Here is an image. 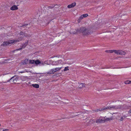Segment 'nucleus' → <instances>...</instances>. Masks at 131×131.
I'll use <instances>...</instances> for the list:
<instances>
[{
	"label": "nucleus",
	"instance_id": "obj_1",
	"mask_svg": "<svg viewBox=\"0 0 131 131\" xmlns=\"http://www.w3.org/2000/svg\"><path fill=\"white\" fill-rule=\"evenodd\" d=\"M76 32L74 33V34L81 33L83 35L85 36L89 35L93 32L91 29L85 27L79 28L76 30Z\"/></svg>",
	"mask_w": 131,
	"mask_h": 131
},
{
	"label": "nucleus",
	"instance_id": "obj_2",
	"mask_svg": "<svg viewBox=\"0 0 131 131\" xmlns=\"http://www.w3.org/2000/svg\"><path fill=\"white\" fill-rule=\"evenodd\" d=\"M130 107V106H128L126 105H121L118 106H111V107H110V108H112V109L115 110L121 109L123 110L125 109H129Z\"/></svg>",
	"mask_w": 131,
	"mask_h": 131
},
{
	"label": "nucleus",
	"instance_id": "obj_3",
	"mask_svg": "<svg viewBox=\"0 0 131 131\" xmlns=\"http://www.w3.org/2000/svg\"><path fill=\"white\" fill-rule=\"evenodd\" d=\"M18 77L17 76L15 75L14 76L12 77L11 79L9 80H7L6 82H3V83H6L8 82H11V83H15L17 82V80L18 79Z\"/></svg>",
	"mask_w": 131,
	"mask_h": 131
},
{
	"label": "nucleus",
	"instance_id": "obj_4",
	"mask_svg": "<svg viewBox=\"0 0 131 131\" xmlns=\"http://www.w3.org/2000/svg\"><path fill=\"white\" fill-rule=\"evenodd\" d=\"M61 68V67L53 69H52L50 71L48 72L47 73L49 74H52L54 73L55 72L60 70Z\"/></svg>",
	"mask_w": 131,
	"mask_h": 131
},
{
	"label": "nucleus",
	"instance_id": "obj_5",
	"mask_svg": "<svg viewBox=\"0 0 131 131\" xmlns=\"http://www.w3.org/2000/svg\"><path fill=\"white\" fill-rule=\"evenodd\" d=\"M34 63L37 65L39 64L40 65H43L44 64V63H41V61L39 60H35Z\"/></svg>",
	"mask_w": 131,
	"mask_h": 131
},
{
	"label": "nucleus",
	"instance_id": "obj_6",
	"mask_svg": "<svg viewBox=\"0 0 131 131\" xmlns=\"http://www.w3.org/2000/svg\"><path fill=\"white\" fill-rule=\"evenodd\" d=\"M97 123H104V120L103 119V117L102 118V117H100L99 119H97L96 121Z\"/></svg>",
	"mask_w": 131,
	"mask_h": 131
},
{
	"label": "nucleus",
	"instance_id": "obj_7",
	"mask_svg": "<svg viewBox=\"0 0 131 131\" xmlns=\"http://www.w3.org/2000/svg\"><path fill=\"white\" fill-rule=\"evenodd\" d=\"M76 3L74 2L70 5H69L68 6V7L69 8H71L73 7L76 5Z\"/></svg>",
	"mask_w": 131,
	"mask_h": 131
},
{
	"label": "nucleus",
	"instance_id": "obj_8",
	"mask_svg": "<svg viewBox=\"0 0 131 131\" xmlns=\"http://www.w3.org/2000/svg\"><path fill=\"white\" fill-rule=\"evenodd\" d=\"M56 5H57V4H53L51 5V6H48V7L46 8L47 10H49L50 9H52Z\"/></svg>",
	"mask_w": 131,
	"mask_h": 131
},
{
	"label": "nucleus",
	"instance_id": "obj_9",
	"mask_svg": "<svg viewBox=\"0 0 131 131\" xmlns=\"http://www.w3.org/2000/svg\"><path fill=\"white\" fill-rule=\"evenodd\" d=\"M24 37V36L23 37L22 36H21V37L20 36V37L18 38L16 40H14V41L15 42H17L21 41L23 39V38Z\"/></svg>",
	"mask_w": 131,
	"mask_h": 131
},
{
	"label": "nucleus",
	"instance_id": "obj_10",
	"mask_svg": "<svg viewBox=\"0 0 131 131\" xmlns=\"http://www.w3.org/2000/svg\"><path fill=\"white\" fill-rule=\"evenodd\" d=\"M10 9L12 10H17L18 9V8L17 6L15 5H14L12 6V7L10 8Z\"/></svg>",
	"mask_w": 131,
	"mask_h": 131
},
{
	"label": "nucleus",
	"instance_id": "obj_11",
	"mask_svg": "<svg viewBox=\"0 0 131 131\" xmlns=\"http://www.w3.org/2000/svg\"><path fill=\"white\" fill-rule=\"evenodd\" d=\"M126 54V52L122 51L119 50L118 54L121 55H124Z\"/></svg>",
	"mask_w": 131,
	"mask_h": 131
},
{
	"label": "nucleus",
	"instance_id": "obj_12",
	"mask_svg": "<svg viewBox=\"0 0 131 131\" xmlns=\"http://www.w3.org/2000/svg\"><path fill=\"white\" fill-rule=\"evenodd\" d=\"M103 118L104 120V122L106 121H107L110 120H111L112 119V117L105 118V117H103Z\"/></svg>",
	"mask_w": 131,
	"mask_h": 131
},
{
	"label": "nucleus",
	"instance_id": "obj_13",
	"mask_svg": "<svg viewBox=\"0 0 131 131\" xmlns=\"http://www.w3.org/2000/svg\"><path fill=\"white\" fill-rule=\"evenodd\" d=\"M85 83H80L79 86H78V87L80 88H82L83 87H85Z\"/></svg>",
	"mask_w": 131,
	"mask_h": 131
},
{
	"label": "nucleus",
	"instance_id": "obj_14",
	"mask_svg": "<svg viewBox=\"0 0 131 131\" xmlns=\"http://www.w3.org/2000/svg\"><path fill=\"white\" fill-rule=\"evenodd\" d=\"M9 43L7 41H4L3 43L1 45L2 46H6L7 45H8L9 44Z\"/></svg>",
	"mask_w": 131,
	"mask_h": 131
},
{
	"label": "nucleus",
	"instance_id": "obj_15",
	"mask_svg": "<svg viewBox=\"0 0 131 131\" xmlns=\"http://www.w3.org/2000/svg\"><path fill=\"white\" fill-rule=\"evenodd\" d=\"M28 41L27 40L22 45V48H25L27 45L28 43Z\"/></svg>",
	"mask_w": 131,
	"mask_h": 131
},
{
	"label": "nucleus",
	"instance_id": "obj_16",
	"mask_svg": "<svg viewBox=\"0 0 131 131\" xmlns=\"http://www.w3.org/2000/svg\"><path fill=\"white\" fill-rule=\"evenodd\" d=\"M19 34L20 35H22L23 37V36L24 37V36H27V34L23 31H21L19 33Z\"/></svg>",
	"mask_w": 131,
	"mask_h": 131
},
{
	"label": "nucleus",
	"instance_id": "obj_17",
	"mask_svg": "<svg viewBox=\"0 0 131 131\" xmlns=\"http://www.w3.org/2000/svg\"><path fill=\"white\" fill-rule=\"evenodd\" d=\"M28 60L27 59L25 60L22 62L24 64H26L28 63Z\"/></svg>",
	"mask_w": 131,
	"mask_h": 131
},
{
	"label": "nucleus",
	"instance_id": "obj_18",
	"mask_svg": "<svg viewBox=\"0 0 131 131\" xmlns=\"http://www.w3.org/2000/svg\"><path fill=\"white\" fill-rule=\"evenodd\" d=\"M32 86L36 88H39V85L38 84H32Z\"/></svg>",
	"mask_w": 131,
	"mask_h": 131
},
{
	"label": "nucleus",
	"instance_id": "obj_19",
	"mask_svg": "<svg viewBox=\"0 0 131 131\" xmlns=\"http://www.w3.org/2000/svg\"><path fill=\"white\" fill-rule=\"evenodd\" d=\"M82 17V16L81 15L79 18V19L78 20V23H80L82 19L84 18L83 17Z\"/></svg>",
	"mask_w": 131,
	"mask_h": 131
},
{
	"label": "nucleus",
	"instance_id": "obj_20",
	"mask_svg": "<svg viewBox=\"0 0 131 131\" xmlns=\"http://www.w3.org/2000/svg\"><path fill=\"white\" fill-rule=\"evenodd\" d=\"M110 107H111V106H109L108 107H105V108H102V109H103V110H104L107 109H109L110 110H112V108H110Z\"/></svg>",
	"mask_w": 131,
	"mask_h": 131
},
{
	"label": "nucleus",
	"instance_id": "obj_21",
	"mask_svg": "<svg viewBox=\"0 0 131 131\" xmlns=\"http://www.w3.org/2000/svg\"><path fill=\"white\" fill-rule=\"evenodd\" d=\"M113 52H114L115 53L118 54L119 50H112Z\"/></svg>",
	"mask_w": 131,
	"mask_h": 131
},
{
	"label": "nucleus",
	"instance_id": "obj_22",
	"mask_svg": "<svg viewBox=\"0 0 131 131\" xmlns=\"http://www.w3.org/2000/svg\"><path fill=\"white\" fill-rule=\"evenodd\" d=\"M131 82V81L129 80H127L124 83L125 84H128Z\"/></svg>",
	"mask_w": 131,
	"mask_h": 131
},
{
	"label": "nucleus",
	"instance_id": "obj_23",
	"mask_svg": "<svg viewBox=\"0 0 131 131\" xmlns=\"http://www.w3.org/2000/svg\"><path fill=\"white\" fill-rule=\"evenodd\" d=\"M35 62V60H29V63L30 64H34Z\"/></svg>",
	"mask_w": 131,
	"mask_h": 131
},
{
	"label": "nucleus",
	"instance_id": "obj_24",
	"mask_svg": "<svg viewBox=\"0 0 131 131\" xmlns=\"http://www.w3.org/2000/svg\"><path fill=\"white\" fill-rule=\"evenodd\" d=\"M90 122H91L92 123H94L95 122V119H91L90 121Z\"/></svg>",
	"mask_w": 131,
	"mask_h": 131
},
{
	"label": "nucleus",
	"instance_id": "obj_25",
	"mask_svg": "<svg viewBox=\"0 0 131 131\" xmlns=\"http://www.w3.org/2000/svg\"><path fill=\"white\" fill-rule=\"evenodd\" d=\"M103 109H102V108H100L99 109H97L95 110L96 112H98L99 111H100L103 110Z\"/></svg>",
	"mask_w": 131,
	"mask_h": 131
},
{
	"label": "nucleus",
	"instance_id": "obj_26",
	"mask_svg": "<svg viewBox=\"0 0 131 131\" xmlns=\"http://www.w3.org/2000/svg\"><path fill=\"white\" fill-rule=\"evenodd\" d=\"M105 52L107 53H113L112 50H106L105 51Z\"/></svg>",
	"mask_w": 131,
	"mask_h": 131
},
{
	"label": "nucleus",
	"instance_id": "obj_27",
	"mask_svg": "<svg viewBox=\"0 0 131 131\" xmlns=\"http://www.w3.org/2000/svg\"><path fill=\"white\" fill-rule=\"evenodd\" d=\"M68 68H69L68 67H66L64 69V71H67L68 70H69V69H68Z\"/></svg>",
	"mask_w": 131,
	"mask_h": 131
},
{
	"label": "nucleus",
	"instance_id": "obj_28",
	"mask_svg": "<svg viewBox=\"0 0 131 131\" xmlns=\"http://www.w3.org/2000/svg\"><path fill=\"white\" fill-rule=\"evenodd\" d=\"M82 15V17L84 18L87 17L88 16V15L87 14H83Z\"/></svg>",
	"mask_w": 131,
	"mask_h": 131
},
{
	"label": "nucleus",
	"instance_id": "obj_29",
	"mask_svg": "<svg viewBox=\"0 0 131 131\" xmlns=\"http://www.w3.org/2000/svg\"><path fill=\"white\" fill-rule=\"evenodd\" d=\"M125 119V117H121L120 118V120L121 121H123L124 119Z\"/></svg>",
	"mask_w": 131,
	"mask_h": 131
},
{
	"label": "nucleus",
	"instance_id": "obj_30",
	"mask_svg": "<svg viewBox=\"0 0 131 131\" xmlns=\"http://www.w3.org/2000/svg\"><path fill=\"white\" fill-rule=\"evenodd\" d=\"M28 25V24H24L23 25L21 26V27H23L24 26H27Z\"/></svg>",
	"mask_w": 131,
	"mask_h": 131
},
{
	"label": "nucleus",
	"instance_id": "obj_31",
	"mask_svg": "<svg viewBox=\"0 0 131 131\" xmlns=\"http://www.w3.org/2000/svg\"><path fill=\"white\" fill-rule=\"evenodd\" d=\"M25 72V71H19V73H24Z\"/></svg>",
	"mask_w": 131,
	"mask_h": 131
},
{
	"label": "nucleus",
	"instance_id": "obj_32",
	"mask_svg": "<svg viewBox=\"0 0 131 131\" xmlns=\"http://www.w3.org/2000/svg\"><path fill=\"white\" fill-rule=\"evenodd\" d=\"M22 48H18V49H16V50H17V51L20 50H21L22 49Z\"/></svg>",
	"mask_w": 131,
	"mask_h": 131
},
{
	"label": "nucleus",
	"instance_id": "obj_33",
	"mask_svg": "<svg viewBox=\"0 0 131 131\" xmlns=\"http://www.w3.org/2000/svg\"><path fill=\"white\" fill-rule=\"evenodd\" d=\"M8 130V129H5V130H2V131H6Z\"/></svg>",
	"mask_w": 131,
	"mask_h": 131
},
{
	"label": "nucleus",
	"instance_id": "obj_34",
	"mask_svg": "<svg viewBox=\"0 0 131 131\" xmlns=\"http://www.w3.org/2000/svg\"><path fill=\"white\" fill-rule=\"evenodd\" d=\"M51 20H50L47 23H46L47 25L51 21Z\"/></svg>",
	"mask_w": 131,
	"mask_h": 131
},
{
	"label": "nucleus",
	"instance_id": "obj_35",
	"mask_svg": "<svg viewBox=\"0 0 131 131\" xmlns=\"http://www.w3.org/2000/svg\"><path fill=\"white\" fill-rule=\"evenodd\" d=\"M129 112L130 113H131V109H130V110H129Z\"/></svg>",
	"mask_w": 131,
	"mask_h": 131
},
{
	"label": "nucleus",
	"instance_id": "obj_36",
	"mask_svg": "<svg viewBox=\"0 0 131 131\" xmlns=\"http://www.w3.org/2000/svg\"><path fill=\"white\" fill-rule=\"evenodd\" d=\"M2 128H1V129H0V131H2Z\"/></svg>",
	"mask_w": 131,
	"mask_h": 131
},
{
	"label": "nucleus",
	"instance_id": "obj_37",
	"mask_svg": "<svg viewBox=\"0 0 131 131\" xmlns=\"http://www.w3.org/2000/svg\"><path fill=\"white\" fill-rule=\"evenodd\" d=\"M123 117H125H125H126V116L125 115H124V116H123Z\"/></svg>",
	"mask_w": 131,
	"mask_h": 131
},
{
	"label": "nucleus",
	"instance_id": "obj_38",
	"mask_svg": "<svg viewBox=\"0 0 131 131\" xmlns=\"http://www.w3.org/2000/svg\"><path fill=\"white\" fill-rule=\"evenodd\" d=\"M60 62L61 63V60H60L59 61V62H60Z\"/></svg>",
	"mask_w": 131,
	"mask_h": 131
},
{
	"label": "nucleus",
	"instance_id": "obj_39",
	"mask_svg": "<svg viewBox=\"0 0 131 131\" xmlns=\"http://www.w3.org/2000/svg\"><path fill=\"white\" fill-rule=\"evenodd\" d=\"M2 82H0V84H2Z\"/></svg>",
	"mask_w": 131,
	"mask_h": 131
},
{
	"label": "nucleus",
	"instance_id": "obj_40",
	"mask_svg": "<svg viewBox=\"0 0 131 131\" xmlns=\"http://www.w3.org/2000/svg\"><path fill=\"white\" fill-rule=\"evenodd\" d=\"M15 51V50H14V51H13V52H14V51Z\"/></svg>",
	"mask_w": 131,
	"mask_h": 131
},
{
	"label": "nucleus",
	"instance_id": "obj_41",
	"mask_svg": "<svg viewBox=\"0 0 131 131\" xmlns=\"http://www.w3.org/2000/svg\"><path fill=\"white\" fill-rule=\"evenodd\" d=\"M1 125L0 124V126Z\"/></svg>",
	"mask_w": 131,
	"mask_h": 131
}]
</instances>
